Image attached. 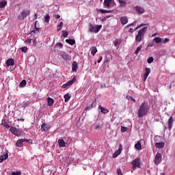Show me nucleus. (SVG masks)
Listing matches in <instances>:
<instances>
[{"label":"nucleus","instance_id":"nucleus-7","mask_svg":"<svg viewBox=\"0 0 175 175\" xmlns=\"http://www.w3.org/2000/svg\"><path fill=\"white\" fill-rule=\"evenodd\" d=\"M154 42H155V43H157L158 44V43H167L169 42V38H159V37H156L154 38Z\"/></svg>","mask_w":175,"mask_h":175},{"label":"nucleus","instance_id":"nucleus-36","mask_svg":"<svg viewBox=\"0 0 175 175\" xmlns=\"http://www.w3.org/2000/svg\"><path fill=\"white\" fill-rule=\"evenodd\" d=\"M98 12H100V13L105 14V13H110V12L111 11L100 9V10H98Z\"/></svg>","mask_w":175,"mask_h":175},{"label":"nucleus","instance_id":"nucleus-12","mask_svg":"<svg viewBox=\"0 0 175 175\" xmlns=\"http://www.w3.org/2000/svg\"><path fill=\"white\" fill-rule=\"evenodd\" d=\"M76 81V77H74L72 80L68 81L67 83L62 85V88H66L69 85H72Z\"/></svg>","mask_w":175,"mask_h":175},{"label":"nucleus","instance_id":"nucleus-25","mask_svg":"<svg viewBox=\"0 0 175 175\" xmlns=\"http://www.w3.org/2000/svg\"><path fill=\"white\" fill-rule=\"evenodd\" d=\"M47 103H48V106H53V105H54V99L51 98H47Z\"/></svg>","mask_w":175,"mask_h":175},{"label":"nucleus","instance_id":"nucleus-42","mask_svg":"<svg viewBox=\"0 0 175 175\" xmlns=\"http://www.w3.org/2000/svg\"><path fill=\"white\" fill-rule=\"evenodd\" d=\"M56 47H57V49H62V47H64V45L62 44V43H57L56 44Z\"/></svg>","mask_w":175,"mask_h":175},{"label":"nucleus","instance_id":"nucleus-57","mask_svg":"<svg viewBox=\"0 0 175 175\" xmlns=\"http://www.w3.org/2000/svg\"><path fill=\"white\" fill-rule=\"evenodd\" d=\"M148 47H152V44L148 45Z\"/></svg>","mask_w":175,"mask_h":175},{"label":"nucleus","instance_id":"nucleus-48","mask_svg":"<svg viewBox=\"0 0 175 175\" xmlns=\"http://www.w3.org/2000/svg\"><path fill=\"white\" fill-rule=\"evenodd\" d=\"M31 42H32V39H27L25 41V43L29 44Z\"/></svg>","mask_w":175,"mask_h":175},{"label":"nucleus","instance_id":"nucleus-44","mask_svg":"<svg viewBox=\"0 0 175 175\" xmlns=\"http://www.w3.org/2000/svg\"><path fill=\"white\" fill-rule=\"evenodd\" d=\"M11 175H21V172H12Z\"/></svg>","mask_w":175,"mask_h":175},{"label":"nucleus","instance_id":"nucleus-54","mask_svg":"<svg viewBox=\"0 0 175 175\" xmlns=\"http://www.w3.org/2000/svg\"><path fill=\"white\" fill-rule=\"evenodd\" d=\"M55 18H57V19L61 18V16H59V14L55 15Z\"/></svg>","mask_w":175,"mask_h":175},{"label":"nucleus","instance_id":"nucleus-33","mask_svg":"<svg viewBox=\"0 0 175 175\" xmlns=\"http://www.w3.org/2000/svg\"><path fill=\"white\" fill-rule=\"evenodd\" d=\"M7 3H8V2H6V1H1V2H0V8H1V9L3 8H5V6H6Z\"/></svg>","mask_w":175,"mask_h":175},{"label":"nucleus","instance_id":"nucleus-59","mask_svg":"<svg viewBox=\"0 0 175 175\" xmlns=\"http://www.w3.org/2000/svg\"><path fill=\"white\" fill-rule=\"evenodd\" d=\"M17 121H21V119L18 118L17 119Z\"/></svg>","mask_w":175,"mask_h":175},{"label":"nucleus","instance_id":"nucleus-55","mask_svg":"<svg viewBox=\"0 0 175 175\" xmlns=\"http://www.w3.org/2000/svg\"><path fill=\"white\" fill-rule=\"evenodd\" d=\"M38 18V14H35L33 20H36Z\"/></svg>","mask_w":175,"mask_h":175},{"label":"nucleus","instance_id":"nucleus-62","mask_svg":"<svg viewBox=\"0 0 175 175\" xmlns=\"http://www.w3.org/2000/svg\"><path fill=\"white\" fill-rule=\"evenodd\" d=\"M144 25H141V27H143Z\"/></svg>","mask_w":175,"mask_h":175},{"label":"nucleus","instance_id":"nucleus-29","mask_svg":"<svg viewBox=\"0 0 175 175\" xmlns=\"http://www.w3.org/2000/svg\"><path fill=\"white\" fill-rule=\"evenodd\" d=\"M63 27H64V22H60V23L57 25V32H59V31L62 29Z\"/></svg>","mask_w":175,"mask_h":175},{"label":"nucleus","instance_id":"nucleus-17","mask_svg":"<svg viewBox=\"0 0 175 175\" xmlns=\"http://www.w3.org/2000/svg\"><path fill=\"white\" fill-rule=\"evenodd\" d=\"M25 141V140H24V139H18L16 143V147H23V146H24L23 143Z\"/></svg>","mask_w":175,"mask_h":175},{"label":"nucleus","instance_id":"nucleus-63","mask_svg":"<svg viewBox=\"0 0 175 175\" xmlns=\"http://www.w3.org/2000/svg\"><path fill=\"white\" fill-rule=\"evenodd\" d=\"M127 99H128V96H126Z\"/></svg>","mask_w":175,"mask_h":175},{"label":"nucleus","instance_id":"nucleus-15","mask_svg":"<svg viewBox=\"0 0 175 175\" xmlns=\"http://www.w3.org/2000/svg\"><path fill=\"white\" fill-rule=\"evenodd\" d=\"M135 10L139 14H143V13H144V8L140 5H137L135 7Z\"/></svg>","mask_w":175,"mask_h":175},{"label":"nucleus","instance_id":"nucleus-56","mask_svg":"<svg viewBox=\"0 0 175 175\" xmlns=\"http://www.w3.org/2000/svg\"><path fill=\"white\" fill-rule=\"evenodd\" d=\"M23 106H24V107H27V106H28V104L25 103Z\"/></svg>","mask_w":175,"mask_h":175},{"label":"nucleus","instance_id":"nucleus-51","mask_svg":"<svg viewBox=\"0 0 175 175\" xmlns=\"http://www.w3.org/2000/svg\"><path fill=\"white\" fill-rule=\"evenodd\" d=\"M101 128H102V126H100V125H97L95 126V129H96L97 131L100 129Z\"/></svg>","mask_w":175,"mask_h":175},{"label":"nucleus","instance_id":"nucleus-18","mask_svg":"<svg viewBox=\"0 0 175 175\" xmlns=\"http://www.w3.org/2000/svg\"><path fill=\"white\" fill-rule=\"evenodd\" d=\"M77 69H79V66L77 65V62H73L72 64V72H77Z\"/></svg>","mask_w":175,"mask_h":175},{"label":"nucleus","instance_id":"nucleus-4","mask_svg":"<svg viewBox=\"0 0 175 175\" xmlns=\"http://www.w3.org/2000/svg\"><path fill=\"white\" fill-rule=\"evenodd\" d=\"M132 170H136V168H140V159L137 158L131 162Z\"/></svg>","mask_w":175,"mask_h":175},{"label":"nucleus","instance_id":"nucleus-50","mask_svg":"<svg viewBox=\"0 0 175 175\" xmlns=\"http://www.w3.org/2000/svg\"><path fill=\"white\" fill-rule=\"evenodd\" d=\"M91 109H92V107L90 105V106H88L86 108H85V110L87 111H89V110H91Z\"/></svg>","mask_w":175,"mask_h":175},{"label":"nucleus","instance_id":"nucleus-53","mask_svg":"<svg viewBox=\"0 0 175 175\" xmlns=\"http://www.w3.org/2000/svg\"><path fill=\"white\" fill-rule=\"evenodd\" d=\"M129 32H130V33H133V29L131 28Z\"/></svg>","mask_w":175,"mask_h":175},{"label":"nucleus","instance_id":"nucleus-28","mask_svg":"<svg viewBox=\"0 0 175 175\" xmlns=\"http://www.w3.org/2000/svg\"><path fill=\"white\" fill-rule=\"evenodd\" d=\"M58 144L59 147H65L66 143H65V141H64V139H59Z\"/></svg>","mask_w":175,"mask_h":175},{"label":"nucleus","instance_id":"nucleus-6","mask_svg":"<svg viewBox=\"0 0 175 175\" xmlns=\"http://www.w3.org/2000/svg\"><path fill=\"white\" fill-rule=\"evenodd\" d=\"M59 55L61 58H63L64 61H70V59H72V56L64 51L59 52Z\"/></svg>","mask_w":175,"mask_h":175},{"label":"nucleus","instance_id":"nucleus-52","mask_svg":"<svg viewBox=\"0 0 175 175\" xmlns=\"http://www.w3.org/2000/svg\"><path fill=\"white\" fill-rule=\"evenodd\" d=\"M136 25V22L133 23L131 25H129L127 27H132V25Z\"/></svg>","mask_w":175,"mask_h":175},{"label":"nucleus","instance_id":"nucleus-47","mask_svg":"<svg viewBox=\"0 0 175 175\" xmlns=\"http://www.w3.org/2000/svg\"><path fill=\"white\" fill-rule=\"evenodd\" d=\"M25 140V142H26L27 143L31 144L32 143V140L31 139H27L25 138L23 139Z\"/></svg>","mask_w":175,"mask_h":175},{"label":"nucleus","instance_id":"nucleus-61","mask_svg":"<svg viewBox=\"0 0 175 175\" xmlns=\"http://www.w3.org/2000/svg\"><path fill=\"white\" fill-rule=\"evenodd\" d=\"M160 175H165V174H163V173H161Z\"/></svg>","mask_w":175,"mask_h":175},{"label":"nucleus","instance_id":"nucleus-38","mask_svg":"<svg viewBox=\"0 0 175 175\" xmlns=\"http://www.w3.org/2000/svg\"><path fill=\"white\" fill-rule=\"evenodd\" d=\"M148 64H152L154 62V57H150L147 60Z\"/></svg>","mask_w":175,"mask_h":175},{"label":"nucleus","instance_id":"nucleus-27","mask_svg":"<svg viewBox=\"0 0 175 175\" xmlns=\"http://www.w3.org/2000/svg\"><path fill=\"white\" fill-rule=\"evenodd\" d=\"M66 43H68V44H70L71 46H73L75 43H76V41L72 39H67L66 40Z\"/></svg>","mask_w":175,"mask_h":175},{"label":"nucleus","instance_id":"nucleus-3","mask_svg":"<svg viewBox=\"0 0 175 175\" xmlns=\"http://www.w3.org/2000/svg\"><path fill=\"white\" fill-rule=\"evenodd\" d=\"M102 29V25H92L91 23L89 24V31L93 32V33H98L99 31Z\"/></svg>","mask_w":175,"mask_h":175},{"label":"nucleus","instance_id":"nucleus-39","mask_svg":"<svg viewBox=\"0 0 175 175\" xmlns=\"http://www.w3.org/2000/svg\"><path fill=\"white\" fill-rule=\"evenodd\" d=\"M113 43H114L115 47H117V49L120 47V42L118 40L114 41Z\"/></svg>","mask_w":175,"mask_h":175},{"label":"nucleus","instance_id":"nucleus-9","mask_svg":"<svg viewBox=\"0 0 175 175\" xmlns=\"http://www.w3.org/2000/svg\"><path fill=\"white\" fill-rule=\"evenodd\" d=\"M10 131L11 133H13L15 136H21V131H20L18 129H17L16 127H11L10 129Z\"/></svg>","mask_w":175,"mask_h":175},{"label":"nucleus","instance_id":"nucleus-45","mask_svg":"<svg viewBox=\"0 0 175 175\" xmlns=\"http://www.w3.org/2000/svg\"><path fill=\"white\" fill-rule=\"evenodd\" d=\"M117 173H118V175H123L122 172L121 171V168L117 169Z\"/></svg>","mask_w":175,"mask_h":175},{"label":"nucleus","instance_id":"nucleus-58","mask_svg":"<svg viewBox=\"0 0 175 175\" xmlns=\"http://www.w3.org/2000/svg\"><path fill=\"white\" fill-rule=\"evenodd\" d=\"M138 28H139V27H137L135 29V31H136V29H137Z\"/></svg>","mask_w":175,"mask_h":175},{"label":"nucleus","instance_id":"nucleus-40","mask_svg":"<svg viewBox=\"0 0 175 175\" xmlns=\"http://www.w3.org/2000/svg\"><path fill=\"white\" fill-rule=\"evenodd\" d=\"M21 50L23 53H27V51H28V48L26 46H23L21 48Z\"/></svg>","mask_w":175,"mask_h":175},{"label":"nucleus","instance_id":"nucleus-46","mask_svg":"<svg viewBox=\"0 0 175 175\" xmlns=\"http://www.w3.org/2000/svg\"><path fill=\"white\" fill-rule=\"evenodd\" d=\"M96 106V100H94L92 105H91V107H95Z\"/></svg>","mask_w":175,"mask_h":175},{"label":"nucleus","instance_id":"nucleus-37","mask_svg":"<svg viewBox=\"0 0 175 175\" xmlns=\"http://www.w3.org/2000/svg\"><path fill=\"white\" fill-rule=\"evenodd\" d=\"M64 99H65V102H69V100L70 99V95L68 94L64 95Z\"/></svg>","mask_w":175,"mask_h":175},{"label":"nucleus","instance_id":"nucleus-64","mask_svg":"<svg viewBox=\"0 0 175 175\" xmlns=\"http://www.w3.org/2000/svg\"><path fill=\"white\" fill-rule=\"evenodd\" d=\"M100 1H103V0H100Z\"/></svg>","mask_w":175,"mask_h":175},{"label":"nucleus","instance_id":"nucleus-20","mask_svg":"<svg viewBox=\"0 0 175 175\" xmlns=\"http://www.w3.org/2000/svg\"><path fill=\"white\" fill-rule=\"evenodd\" d=\"M98 110H100L103 114H107V113L109 112V110H107V109L100 105L98 106Z\"/></svg>","mask_w":175,"mask_h":175},{"label":"nucleus","instance_id":"nucleus-13","mask_svg":"<svg viewBox=\"0 0 175 175\" xmlns=\"http://www.w3.org/2000/svg\"><path fill=\"white\" fill-rule=\"evenodd\" d=\"M174 122V120L173 119L172 116H171L167 120V126L170 131L172 129L173 126Z\"/></svg>","mask_w":175,"mask_h":175},{"label":"nucleus","instance_id":"nucleus-23","mask_svg":"<svg viewBox=\"0 0 175 175\" xmlns=\"http://www.w3.org/2000/svg\"><path fill=\"white\" fill-rule=\"evenodd\" d=\"M6 64L8 66H13L14 65V60L13 59H8Z\"/></svg>","mask_w":175,"mask_h":175},{"label":"nucleus","instance_id":"nucleus-49","mask_svg":"<svg viewBox=\"0 0 175 175\" xmlns=\"http://www.w3.org/2000/svg\"><path fill=\"white\" fill-rule=\"evenodd\" d=\"M102 59H103V57L100 56V58L97 60L98 64H100V62H102Z\"/></svg>","mask_w":175,"mask_h":175},{"label":"nucleus","instance_id":"nucleus-5","mask_svg":"<svg viewBox=\"0 0 175 175\" xmlns=\"http://www.w3.org/2000/svg\"><path fill=\"white\" fill-rule=\"evenodd\" d=\"M30 12L28 10H23L19 16H18V20H24L27 16H29Z\"/></svg>","mask_w":175,"mask_h":175},{"label":"nucleus","instance_id":"nucleus-34","mask_svg":"<svg viewBox=\"0 0 175 175\" xmlns=\"http://www.w3.org/2000/svg\"><path fill=\"white\" fill-rule=\"evenodd\" d=\"M44 23H50V15L46 14L44 17Z\"/></svg>","mask_w":175,"mask_h":175},{"label":"nucleus","instance_id":"nucleus-60","mask_svg":"<svg viewBox=\"0 0 175 175\" xmlns=\"http://www.w3.org/2000/svg\"><path fill=\"white\" fill-rule=\"evenodd\" d=\"M132 100H133V102H136V100H135V99H132Z\"/></svg>","mask_w":175,"mask_h":175},{"label":"nucleus","instance_id":"nucleus-41","mask_svg":"<svg viewBox=\"0 0 175 175\" xmlns=\"http://www.w3.org/2000/svg\"><path fill=\"white\" fill-rule=\"evenodd\" d=\"M69 35V32L63 31L62 36L66 38Z\"/></svg>","mask_w":175,"mask_h":175},{"label":"nucleus","instance_id":"nucleus-35","mask_svg":"<svg viewBox=\"0 0 175 175\" xmlns=\"http://www.w3.org/2000/svg\"><path fill=\"white\" fill-rule=\"evenodd\" d=\"M27 85V81H25V79H23L21 83H20V87H25V85Z\"/></svg>","mask_w":175,"mask_h":175},{"label":"nucleus","instance_id":"nucleus-32","mask_svg":"<svg viewBox=\"0 0 175 175\" xmlns=\"http://www.w3.org/2000/svg\"><path fill=\"white\" fill-rule=\"evenodd\" d=\"M135 147L137 150H142V144L140 142H138L135 145Z\"/></svg>","mask_w":175,"mask_h":175},{"label":"nucleus","instance_id":"nucleus-43","mask_svg":"<svg viewBox=\"0 0 175 175\" xmlns=\"http://www.w3.org/2000/svg\"><path fill=\"white\" fill-rule=\"evenodd\" d=\"M128 128L125 126H121V132H126Z\"/></svg>","mask_w":175,"mask_h":175},{"label":"nucleus","instance_id":"nucleus-2","mask_svg":"<svg viewBox=\"0 0 175 175\" xmlns=\"http://www.w3.org/2000/svg\"><path fill=\"white\" fill-rule=\"evenodd\" d=\"M147 31V27H143L140 31H138V34L135 36V42L137 43L142 42L143 38H144V33Z\"/></svg>","mask_w":175,"mask_h":175},{"label":"nucleus","instance_id":"nucleus-31","mask_svg":"<svg viewBox=\"0 0 175 175\" xmlns=\"http://www.w3.org/2000/svg\"><path fill=\"white\" fill-rule=\"evenodd\" d=\"M143 49V46L140 45L139 46H138L136 49V51H135V55H137V54H139V53H140V50H142Z\"/></svg>","mask_w":175,"mask_h":175},{"label":"nucleus","instance_id":"nucleus-22","mask_svg":"<svg viewBox=\"0 0 175 175\" xmlns=\"http://www.w3.org/2000/svg\"><path fill=\"white\" fill-rule=\"evenodd\" d=\"M118 1L121 8H125V6H126V0H118Z\"/></svg>","mask_w":175,"mask_h":175},{"label":"nucleus","instance_id":"nucleus-30","mask_svg":"<svg viewBox=\"0 0 175 175\" xmlns=\"http://www.w3.org/2000/svg\"><path fill=\"white\" fill-rule=\"evenodd\" d=\"M37 24H38V21H36V24H35L36 30L32 31H31V33H38L39 29H40L36 27V25H37Z\"/></svg>","mask_w":175,"mask_h":175},{"label":"nucleus","instance_id":"nucleus-11","mask_svg":"<svg viewBox=\"0 0 175 175\" xmlns=\"http://www.w3.org/2000/svg\"><path fill=\"white\" fill-rule=\"evenodd\" d=\"M122 151V145L120 144L118 150H117L113 154V158H117Z\"/></svg>","mask_w":175,"mask_h":175},{"label":"nucleus","instance_id":"nucleus-14","mask_svg":"<svg viewBox=\"0 0 175 175\" xmlns=\"http://www.w3.org/2000/svg\"><path fill=\"white\" fill-rule=\"evenodd\" d=\"M145 70L146 72L144 74V81H146V80H147L148 75H150V73H151V69H150L149 68H146Z\"/></svg>","mask_w":175,"mask_h":175},{"label":"nucleus","instance_id":"nucleus-16","mask_svg":"<svg viewBox=\"0 0 175 175\" xmlns=\"http://www.w3.org/2000/svg\"><path fill=\"white\" fill-rule=\"evenodd\" d=\"M50 129V124H47L46 123H43L41 126V131H49Z\"/></svg>","mask_w":175,"mask_h":175},{"label":"nucleus","instance_id":"nucleus-8","mask_svg":"<svg viewBox=\"0 0 175 175\" xmlns=\"http://www.w3.org/2000/svg\"><path fill=\"white\" fill-rule=\"evenodd\" d=\"M162 162V154L159 152H157L154 157V164L158 165L159 163Z\"/></svg>","mask_w":175,"mask_h":175},{"label":"nucleus","instance_id":"nucleus-24","mask_svg":"<svg viewBox=\"0 0 175 175\" xmlns=\"http://www.w3.org/2000/svg\"><path fill=\"white\" fill-rule=\"evenodd\" d=\"M90 51H91L92 55H95V54H96V53H98V49L95 46H92L90 48Z\"/></svg>","mask_w":175,"mask_h":175},{"label":"nucleus","instance_id":"nucleus-21","mask_svg":"<svg viewBox=\"0 0 175 175\" xmlns=\"http://www.w3.org/2000/svg\"><path fill=\"white\" fill-rule=\"evenodd\" d=\"M120 22L122 23V25H125L128 23V17L122 16L120 18Z\"/></svg>","mask_w":175,"mask_h":175},{"label":"nucleus","instance_id":"nucleus-19","mask_svg":"<svg viewBox=\"0 0 175 175\" xmlns=\"http://www.w3.org/2000/svg\"><path fill=\"white\" fill-rule=\"evenodd\" d=\"M156 148H163L165 147V142H157L155 144Z\"/></svg>","mask_w":175,"mask_h":175},{"label":"nucleus","instance_id":"nucleus-1","mask_svg":"<svg viewBox=\"0 0 175 175\" xmlns=\"http://www.w3.org/2000/svg\"><path fill=\"white\" fill-rule=\"evenodd\" d=\"M150 111V105L148 103H142L138 109V117L139 118H143Z\"/></svg>","mask_w":175,"mask_h":175},{"label":"nucleus","instance_id":"nucleus-10","mask_svg":"<svg viewBox=\"0 0 175 175\" xmlns=\"http://www.w3.org/2000/svg\"><path fill=\"white\" fill-rule=\"evenodd\" d=\"M8 158H9V151L5 150V153L3 155L0 156V163H2V162L8 159Z\"/></svg>","mask_w":175,"mask_h":175},{"label":"nucleus","instance_id":"nucleus-26","mask_svg":"<svg viewBox=\"0 0 175 175\" xmlns=\"http://www.w3.org/2000/svg\"><path fill=\"white\" fill-rule=\"evenodd\" d=\"M111 3V0H105L104 1V6H105V8H110Z\"/></svg>","mask_w":175,"mask_h":175}]
</instances>
